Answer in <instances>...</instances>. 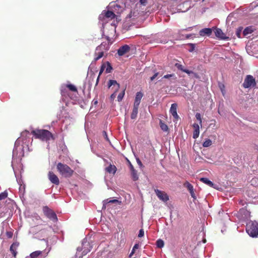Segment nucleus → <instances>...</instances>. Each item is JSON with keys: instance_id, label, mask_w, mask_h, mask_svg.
I'll use <instances>...</instances> for the list:
<instances>
[{"instance_id": "1", "label": "nucleus", "mask_w": 258, "mask_h": 258, "mask_svg": "<svg viewBox=\"0 0 258 258\" xmlns=\"http://www.w3.org/2000/svg\"><path fill=\"white\" fill-rule=\"evenodd\" d=\"M31 134L36 139H38L42 141H48L50 139L54 140L53 135L51 132L46 130L37 129L33 130Z\"/></svg>"}, {"instance_id": "2", "label": "nucleus", "mask_w": 258, "mask_h": 258, "mask_svg": "<svg viewBox=\"0 0 258 258\" xmlns=\"http://www.w3.org/2000/svg\"><path fill=\"white\" fill-rule=\"evenodd\" d=\"M56 169L61 175L66 178L71 177L74 172L68 165L61 162L57 163Z\"/></svg>"}, {"instance_id": "3", "label": "nucleus", "mask_w": 258, "mask_h": 258, "mask_svg": "<svg viewBox=\"0 0 258 258\" xmlns=\"http://www.w3.org/2000/svg\"><path fill=\"white\" fill-rule=\"evenodd\" d=\"M246 231L251 237H254L258 235V223L256 221H250L246 225Z\"/></svg>"}, {"instance_id": "4", "label": "nucleus", "mask_w": 258, "mask_h": 258, "mask_svg": "<svg viewBox=\"0 0 258 258\" xmlns=\"http://www.w3.org/2000/svg\"><path fill=\"white\" fill-rule=\"evenodd\" d=\"M242 86L244 88L255 87L256 86L255 79L251 75H247L244 79Z\"/></svg>"}, {"instance_id": "5", "label": "nucleus", "mask_w": 258, "mask_h": 258, "mask_svg": "<svg viewBox=\"0 0 258 258\" xmlns=\"http://www.w3.org/2000/svg\"><path fill=\"white\" fill-rule=\"evenodd\" d=\"M43 212L45 216L53 222H55L57 221V216L55 212L47 206L43 208Z\"/></svg>"}, {"instance_id": "6", "label": "nucleus", "mask_w": 258, "mask_h": 258, "mask_svg": "<svg viewBox=\"0 0 258 258\" xmlns=\"http://www.w3.org/2000/svg\"><path fill=\"white\" fill-rule=\"evenodd\" d=\"M108 88H110L112 86H113V87H112V89L113 88H114V92L113 93H112L111 96H110V100H113L116 97V93L118 91L119 88H120V85L118 83H117V82H116V81L115 80H110L108 82Z\"/></svg>"}, {"instance_id": "7", "label": "nucleus", "mask_w": 258, "mask_h": 258, "mask_svg": "<svg viewBox=\"0 0 258 258\" xmlns=\"http://www.w3.org/2000/svg\"><path fill=\"white\" fill-rule=\"evenodd\" d=\"M175 67L179 70H180L182 72H184L186 74H187L188 75H192L196 78H199V75H198L197 73H196L195 72H194L193 71H189L188 70H187V69H184V67L181 64H179L178 63H176L175 64Z\"/></svg>"}, {"instance_id": "8", "label": "nucleus", "mask_w": 258, "mask_h": 258, "mask_svg": "<svg viewBox=\"0 0 258 258\" xmlns=\"http://www.w3.org/2000/svg\"><path fill=\"white\" fill-rule=\"evenodd\" d=\"M155 191L156 195L160 200H162L163 202H167L169 200V197L165 192L159 189H155Z\"/></svg>"}, {"instance_id": "9", "label": "nucleus", "mask_w": 258, "mask_h": 258, "mask_svg": "<svg viewBox=\"0 0 258 258\" xmlns=\"http://www.w3.org/2000/svg\"><path fill=\"white\" fill-rule=\"evenodd\" d=\"M49 180L53 184L58 185L59 180L58 177L52 171H49L48 173Z\"/></svg>"}, {"instance_id": "10", "label": "nucleus", "mask_w": 258, "mask_h": 258, "mask_svg": "<svg viewBox=\"0 0 258 258\" xmlns=\"http://www.w3.org/2000/svg\"><path fill=\"white\" fill-rule=\"evenodd\" d=\"M130 49L131 48L129 45L125 44L119 48V49L117 50V54L119 56H122L125 53L128 52Z\"/></svg>"}, {"instance_id": "11", "label": "nucleus", "mask_w": 258, "mask_h": 258, "mask_svg": "<svg viewBox=\"0 0 258 258\" xmlns=\"http://www.w3.org/2000/svg\"><path fill=\"white\" fill-rule=\"evenodd\" d=\"M109 48L108 42H102L100 45L96 48V50L103 51L104 53Z\"/></svg>"}, {"instance_id": "12", "label": "nucleus", "mask_w": 258, "mask_h": 258, "mask_svg": "<svg viewBox=\"0 0 258 258\" xmlns=\"http://www.w3.org/2000/svg\"><path fill=\"white\" fill-rule=\"evenodd\" d=\"M103 204L102 209H106L107 205L109 203H112V204L117 203L118 205H120L121 204V202L117 200H115V199L110 200V199H107L104 200L103 201Z\"/></svg>"}, {"instance_id": "13", "label": "nucleus", "mask_w": 258, "mask_h": 258, "mask_svg": "<svg viewBox=\"0 0 258 258\" xmlns=\"http://www.w3.org/2000/svg\"><path fill=\"white\" fill-rule=\"evenodd\" d=\"M29 132L28 131L25 130L22 132L21 134V137L17 139L16 143L21 141L23 143H26L27 138H29Z\"/></svg>"}, {"instance_id": "14", "label": "nucleus", "mask_w": 258, "mask_h": 258, "mask_svg": "<svg viewBox=\"0 0 258 258\" xmlns=\"http://www.w3.org/2000/svg\"><path fill=\"white\" fill-rule=\"evenodd\" d=\"M177 104L176 103H173L171 105L170 109V112L176 119H177L179 117L177 113Z\"/></svg>"}, {"instance_id": "15", "label": "nucleus", "mask_w": 258, "mask_h": 258, "mask_svg": "<svg viewBox=\"0 0 258 258\" xmlns=\"http://www.w3.org/2000/svg\"><path fill=\"white\" fill-rule=\"evenodd\" d=\"M19 245V243L16 242H14L10 246V250L12 253L14 257H16L17 254V248Z\"/></svg>"}, {"instance_id": "16", "label": "nucleus", "mask_w": 258, "mask_h": 258, "mask_svg": "<svg viewBox=\"0 0 258 258\" xmlns=\"http://www.w3.org/2000/svg\"><path fill=\"white\" fill-rule=\"evenodd\" d=\"M143 96V93L141 92H138L136 93V98L134 105L139 106L141 100Z\"/></svg>"}, {"instance_id": "17", "label": "nucleus", "mask_w": 258, "mask_h": 258, "mask_svg": "<svg viewBox=\"0 0 258 258\" xmlns=\"http://www.w3.org/2000/svg\"><path fill=\"white\" fill-rule=\"evenodd\" d=\"M216 36L223 40L227 39L228 38L226 37L225 34L223 32L221 29L219 28H216L215 31Z\"/></svg>"}, {"instance_id": "18", "label": "nucleus", "mask_w": 258, "mask_h": 258, "mask_svg": "<svg viewBox=\"0 0 258 258\" xmlns=\"http://www.w3.org/2000/svg\"><path fill=\"white\" fill-rule=\"evenodd\" d=\"M212 33V30L211 28H204L200 31V34L201 36H210Z\"/></svg>"}, {"instance_id": "19", "label": "nucleus", "mask_w": 258, "mask_h": 258, "mask_svg": "<svg viewBox=\"0 0 258 258\" xmlns=\"http://www.w3.org/2000/svg\"><path fill=\"white\" fill-rule=\"evenodd\" d=\"M104 53L103 51H97L95 50L94 53V61H96L98 60L99 59L102 58L104 55Z\"/></svg>"}, {"instance_id": "20", "label": "nucleus", "mask_w": 258, "mask_h": 258, "mask_svg": "<svg viewBox=\"0 0 258 258\" xmlns=\"http://www.w3.org/2000/svg\"><path fill=\"white\" fill-rule=\"evenodd\" d=\"M139 106L134 105L132 112L131 115V118L132 119H135L137 118L138 113Z\"/></svg>"}, {"instance_id": "21", "label": "nucleus", "mask_w": 258, "mask_h": 258, "mask_svg": "<svg viewBox=\"0 0 258 258\" xmlns=\"http://www.w3.org/2000/svg\"><path fill=\"white\" fill-rule=\"evenodd\" d=\"M117 170L116 166L114 165L110 164L106 168V171L109 173L114 174Z\"/></svg>"}, {"instance_id": "22", "label": "nucleus", "mask_w": 258, "mask_h": 258, "mask_svg": "<svg viewBox=\"0 0 258 258\" xmlns=\"http://www.w3.org/2000/svg\"><path fill=\"white\" fill-rule=\"evenodd\" d=\"M200 181H202L203 183L207 184L210 187H214V184L209 179L207 178L202 177L200 178Z\"/></svg>"}, {"instance_id": "23", "label": "nucleus", "mask_w": 258, "mask_h": 258, "mask_svg": "<svg viewBox=\"0 0 258 258\" xmlns=\"http://www.w3.org/2000/svg\"><path fill=\"white\" fill-rule=\"evenodd\" d=\"M253 31V29L252 26H249L244 29L243 31V34L244 36H247L248 34H251Z\"/></svg>"}, {"instance_id": "24", "label": "nucleus", "mask_w": 258, "mask_h": 258, "mask_svg": "<svg viewBox=\"0 0 258 258\" xmlns=\"http://www.w3.org/2000/svg\"><path fill=\"white\" fill-rule=\"evenodd\" d=\"M42 252L43 251L40 250L35 251L30 254V256L31 258H37L41 255Z\"/></svg>"}, {"instance_id": "25", "label": "nucleus", "mask_w": 258, "mask_h": 258, "mask_svg": "<svg viewBox=\"0 0 258 258\" xmlns=\"http://www.w3.org/2000/svg\"><path fill=\"white\" fill-rule=\"evenodd\" d=\"M132 178L134 181H137L139 179V177L137 174V171L134 169L131 170Z\"/></svg>"}, {"instance_id": "26", "label": "nucleus", "mask_w": 258, "mask_h": 258, "mask_svg": "<svg viewBox=\"0 0 258 258\" xmlns=\"http://www.w3.org/2000/svg\"><path fill=\"white\" fill-rule=\"evenodd\" d=\"M103 64H105V73L107 74L110 73L112 70L111 64L108 61H106V62L103 63Z\"/></svg>"}, {"instance_id": "27", "label": "nucleus", "mask_w": 258, "mask_h": 258, "mask_svg": "<svg viewBox=\"0 0 258 258\" xmlns=\"http://www.w3.org/2000/svg\"><path fill=\"white\" fill-rule=\"evenodd\" d=\"M105 16L107 18L112 19L115 18V15L112 11H107L105 12Z\"/></svg>"}, {"instance_id": "28", "label": "nucleus", "mask_w": 258, "mask_h": 258, "mask_svg": "<svg viewBox=\"0 0 258 258\" xmlns=\"http://www.w3.org/2000/svg\"><path fill=\"white\" fill-rule=\"evenodd\" d=\"M105 69V64L102 63V65H101L100 71H99V75H98L97 78L96 79V82L95 86L97 85V84L98 83V82H99L100 76L102 74V73L103 72V71H104Z\"/></svg>"}, {"instance_id": "29", "label": "nucleus", "mask_w": 258, "mask_h": 258, "mask_svg": "<svg viewBox=\"0 0 258 258\" xmlns=\"http://www.w3.org/2000/svg\"><path fill=\"white\" fill-rule=\"evenodd\" d=\"M160 126L162 131L164 132H167L168 131V126L164 123L161 120H160Z\"/></svg>"}, {"instance_id": "30", "label": "nucleus", "mask_w": 258, "mask_h": 258, "mask_svg": "<svg viewBox=\"0 0 258 258\" xmlns=\"http://www.w3.org/2000/svg\"><path fill=\"white\" fill-rule=\"evenodd\" d=\"M183 186L187 188L189 191H192L194 190L193 186L188 181H186L184 183Z\"/></svg>"}, {"instance_id": "31", "label": "nucleus", "mask_w": 258, "mask_h": 258, "mask_svg": "<svg viewBox=\"0 0 258 258\" xmlns=\"http://www.w3.org/2000/svg\"><path fill=\"white\" fill-rule=\"evenodd\" d=\"M251 185L255 187H258V178L254 177L250 181Z\"/></svg>"}, {"instance_id": "32", "label": "nucleus", "mask_w": 258, "mask_h": 258, "mask_svg": "<svg viewBox=\"0 0 258 258\" xmlns=\"http://www.w3.org/2000/svg\"><path fill=\"white\" fill-rule=\"evenodd\" d=\"M156 245L158 248H162L164 245V242L163 240L161 239H159L156 241Z\"/></svg>"}, {"instance_id": "33", "label": "nucleus", "mask_w": 258, "mask_h": 258, "mask_svg": "<svg viewBox=\"0 0 258 258\" xmlns=\"http://www.w3.org/2000/svg\"><path fill=\"white\" fill-rule=\"evenodd\" d=\"M66 87L71 91L76 92H77V88L72 84H68Z\"/></svg>"}, {"instance_id": "34", "label": "nucleus", "mask_w": 258, "mask_h": 258, "mask_svg": "<svg viewBox=\"0 0 258 258\" xmlns=\"http://www.w3.org/2000/svg\"><path fill=\"white\" fill-rule=\"evenodd\" d=\"M212 145V141L210 139H206L203 143V146L204 147H208Z\"/></svg>"}, {"instance_id": "35", "label": "nucleus", "mask_w": 258, "mask_h": 258, "mask_svg": "<svg viewBox=\"0 0 258 258\" xmlns=\"http://www.w3.org/2000/svg\"><path fill=\"white\" fill-rule=\"evenodd\" d=\"M139 247V245L138 244H135V245L134 246L132 250V251L131 252V253L129 255V257H132V256L133 255V254L135 253V250L136 249H138Z\"/></svg>"}, {"instance_id": "36", "label": "nucleus", "mask_w": 258, "mask_h": 258, "mask_svg": "<svg viewBox=\"0 0 258 258\" xmlns=\"http://www.w3.org/2000/svg\"><path fill=\"white\" fill-rule=\"evenodd\" d=\"M124 94H125V89H124L122 91V92L120 93L119 94V95H118V96H117V100H118V101L120 102V101H121L122 100V99H123V98L124 97Z\"/></svg>"}, {"instance_id": "37", "label": "nucleus", "mask_w": 258, "mask_h": 258, "mask_svg": "<svg viewBox=\"0 0 258 258\" xmlns=\"http://www.w3.org/2000/svg\"><path fill=\"white\" fill-rule=\"evenodd\" d=\"M200 134V129L194 130L193 133V138L197 139L199 137Z\"/></svg>"}, {"instance_id": "38", "label": "nucleus", "mask_w": 258, "mask_h": 258, "mask_svg": "<svg viewBox=\"0 0 258 258\" xmlns=\"http://www.w3.org/2000/svg\"><path fill=\"white\" fill-rule=\"evenodd\" d=\"M8 197V194L6 192H2L0 194V201L5 199Z\"/></svg>"}, {"instance_id": "39", "label": "nucleus", "mask_w": 258, "mask_h": 258, "mask_svg": "<svg viewBox=\"0 0 258 258\" xmlns=\"http://www.w3.org/2000/svg\"><path fill=\"white\" fill-rule=\"evenodd\" d=\"M242 30V27H239L236 31V35L238 38H241V33Z\"/></svg>"}, {"instance_id": "40", "label": "nucleus", "mask_w": 258, "mask_h": 258, "mask_svg": "<svg viewBox=\"0 0 258 258\" xmlns=\"http://www.w3.org/2000/svg\"><path fill=\"white\" fill-rule=\"evenodd\" d=\"M196 117L197 119L200 121V125H202V118L201 114L200 113H197L196 114Z\"/></svg>"}, {"instance_id": "41", "label": "nucleus", "mask_w": 258, "mask_h": 258, "mask_svg": "<svg viewBox=\"0 0 258 258\" xmlns=\"http://www.w3.org/2000/svg\"><path fill=\"white\" fill-rule=\"evenodd\" d=\"M6 234L8 238H11L13 236V232L12 231H7Z\"/></svg>"}, {"instance_id": "42", "label": "nucleus", "mask_w": 258, "mask_h": 258, "mask_svg": "<svg viewBox=\"0 0 258 258\" xmlns=\"http://www.w3.org/2000/svg\"><path fill=\"white\" fill-rule=\"evenodd\" d=\"M172 77H174V79L176 78V77L175 76V75L173 74L166 75L164 76L163 78H165V79H168V78Z\"/></svg>"}, {"instance_id": "43", "label": "nucleus", "mask_w": 258, "mask_h": 258, "mask_svg": "<svg viewBox=\"0 0 258 258\" xmlns=\"http://www.w3.org/2000/svg\"><path fill=\"white\" fill-rule=\"evenodd\" d=\"M144 235V231L143 229H141L139 231V233L138 234L139 237H142Z\"/></svg>"}, {"instance_id": "44", "label": "nucleus", "mask_w": 258, "mask_h": 258, "mask_svg": "<svg viewBox=\"0 0 258 258\" xmlns=\"http://www.w3.org/2000/svg\"><path fill=\"white\" fill-rule=\"evenodd\" d=\"M158 73H156L152 77L150 78V80L151 81H153L158 75Z\"/></svg>"}, {"instance_id": "45", "label": "nucleus", "mask_w": 258, "mask_h": 258, "mask_svg": "<svg viewBox=\"0 0 258 258\" xmlns=\"http://www.w3.org/2000/svg\"><path fill=\"white\" fill-rule=\"evenodd\" d=\"M193 127H194V130L200 129L199 125L198 123H195L193 124Z\"/></svg>"}, {"instance_id": "46", "label": "nucleus", "mask_w": 258, "mask_h": 258, "mask_svg": "<svg viewBox=\"0 0 258 258\" xmlns=\"http://www.w3.org/2000/svg\"><path fill=\"white\" fill-rule=\"evenodd\" d=\"M103 135L105 139L107 141H109V139H108V136H107V133L105 131H103Z\"/></svg>"}, {"instance_id": "47", "label": "nucleus", "mask_w": 258, "mask_h": 258, "mask_svg": "<svg viewBox=\"0 0 258 258\" xmlns=\"http://www.w3.org/2000/svg\"><path fill=\"white\" fill-rule=\"evenodd\" d=\"M189 45L191 46V48L189 50L190 52L192 51L195 49V45L193 44H189Z\"/></svg>"}, {"instance_id": "48", "label": "nucleus", "mask_w": 258, "mask_h": 258, "mask_svg": "<svg viewBox=\"0 0 258 258\" xmlns=\"http://www.w3.org/2000/svg\"><path fill=\"white\" fill-rule=\"evenodd\" d=\"M141 4L144 6H145L147 4V0H140Z\"/></svg>"}, {"instance_id": "49", "label": "nucleus", "mask_w": 258, "mask_h": 258, "mask_svg": "<svg viewBox=\"0 0 258 258\" xmlns=\"http://www.w3.org/2000/svg\"><path fill=\"white\" fill-rule=\"evenodd\" d=\"M127 162L128 163V165H129L131 170L132 169H134V167L133 165L132 164L131 162L129 160H127Z\"/></svg>"}, {"instance_id": "50", "label": "nucleus", "mask_w": 258, "mask_h": 258, "mask_svg": "<svg viewBox=\"0 0 258 258\" xmlns=\"http://www.w3.org/2000/svg\"><path fill=\"white\" fill-rule=\"evenodd\" d=\"M190 194V195L191 196L192 198H193L194 199H195L196 198V196H195V194L194 193V190H192V191H189Z\"/></svg>"}, {"instance_id": "51", "label": "nucleus", "mask_w": 258, "mask_h": 258, "mask_svg": "<svg viewBox=\"0 0 258 258\" xmlns=\"http://www.w3.org/2000/svg\"><path fill=\"white\" fill-rule=\"evenodd\" d=\"M137 161L138 164L140 166H142V162L141 161V160L139 158L137 159Z\"/></svg>"}, {"instance_id": "52", "label": "nucleus", "mask_w": 258, "mask_h": 258, "mask_svg": "<svg viewBox=\"0 0 258 258\" xmlns=\"http://www.w3.org/2000/svg\"><path fill=\"white\" fill-rule=\"evenodd\" d=\"M65 90L66 89L63 88V87H61V94L62 95H64V92H65Z\"/></svg>"}, {"instance_id": "53", "label": "nucleus", "mask_w": 258, "mask_h": 258, "mask_svg": "<svg viewBox=\"0 0 258 258\" xmlns=\"http://www.w3.org/2000/svg\"><path fill=\"white\" fill-rule=\"evenodd\" d=\"M90 249H88L87 250H84L83 251L82 253L84 255H85V254H87L89 251H90Z\"/></svg>"}, {"instance_id": "54", "label": "nucleus", "mask_w": 258, "mask_h": 258, "mask_svg": "<svg viewBox=\"0 0 258 258\" xmlns=\"http://www.w3.org/2000/svg\"><path fill=\"white\" fill-rule=\"evenodd\" d=\"M90 78H91L92 79V80H93L95 78V74H93L91 75Z\"/></svg>"}, {"instance_id": "55", "label": "nucleus", "mask_w": 258, "mask_h": 258, "mask_svg": "<svg viewBox=\"0 0 258 258\" xmlns=\"http://www.w3.org/2000/svg\"><path fill=\"white\" fill-rule=\"evenodd\" d=\"M83 246H89V243H83Z\"/></svg>"}, {"instance_id": "56", "label": "nucleus", "mask_w": 258, "mask_h": 258, "mask_svg": "<svg viewBox=\"0 0 258 258\" xmlns=\"http://www.w3.org/2000/svg\"><path fill=\"white\" fill-rule=\"evenodd\" d=\"M189 37H190V36L188 35H187L186 38H188Z\"/></svg>"}]
</instances>
